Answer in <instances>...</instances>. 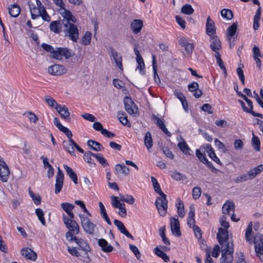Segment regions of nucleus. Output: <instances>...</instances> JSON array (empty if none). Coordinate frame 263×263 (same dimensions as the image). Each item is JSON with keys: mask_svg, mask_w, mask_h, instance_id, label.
<instances>
[{"mask_svg": "<svg viewBox=\"0 0 263 263\" xmlns=\"http://www.w3.org/2000/svg\"><path fill=\"white\" fill-rule=\"evenodd\" d=\"M115 174L117 176H119L120 175H124L126 176L128 175L129 172V170L128 167L126 166L125 165L117 164L115 165Z\"/></svg>", "mask_w": 263, "mask_h": 263, "instance_id": "obj_24", "label": "nucleus"}, {"mask_svg": "<svg viewBox=\"0 0 263 263\" xmlns=\"http://www.w3.org/2000/svg\"><path fill=\"white\" fill-rule=\"evenodd\" d=\"M87 145L88 146L91 147V148L96 151H100L101 149L103 148V146L98 142L92 140L87 141Z\"/></svg>", "mask_w": 263, "mask_h": 263, "instance_id": "obj_36", "label": "nucleus"}, {"mask_svg": "<svg viewBox=\"0 0 263 263\" xmlns=\"http://www.w3.org/2000/svg\"><path fill=\"white\" fill-rule=\"evenodd\" d=\"M238 101L239 103L240 106H241L244 111L251 114L254 117H259L261 119L263 118V116L262 114L260 113L255 112L253 110H249V108L245 106V104L243 101L241 100H238Z\"/></svg>", "mask_w": 263, "mask_h": 263, "instance_id": "obj_35", "label": "nucleus"}, {"mask_svg": "<svg viewBox=\"0 0 263 263\" xmlns=\"http://www.w3.org/2000/svg\"><path fill=\"white\" fill-rule=\"evenodd\" d=\"M48 72L53 76H60L67 72L64 66L62 65L55 64L48 67Z\"/></svg>", "mask_w": 263, "mask_h": 263, "instance_id": "obj_12", "label": "nucleus"}, {"mask_svg": "<svg viewBox=\"0 0 263 263\" xmlns=\"http://www.w3.org/2000/svg\"><path fill=\"white\" fill-rule=\"evenodd\" d=\"M62 209L68 215L69 218H73L74 214L72 210L74 206L71 203L68 202H63L61 204Z\"/></svg>", "mask_w": 263, "mask_h": 263, "instance_id": "obj_25", "label": "nucleus"}, {"mask_svg": "<svg viewBox=\"0 0 263 263\" xmlns=\"http://www.w3.org/2000/svg\"><path fill=\"white\" fill-rule=\"evenodd\" d=\"M30 11L31 15V18L32 20H35L37 17H39L42 12L35 6L33 7H30Z\"/></svg>", "mask_w": 263, "mask_h": 263, "instance_id": "obj_50", "label": "nucleus"}, {"mask_svg": "<svg viewBox=\"0 0 263 263\" xmlns=\"http://www.w3.org/2000/svg\"><path fill=\"white\" fill-rule=\"evenodd\" d=\"M194 11V9L192 8V6L189 4L183 5L181 8V12L185 14L190 15L192 14Z\"/></svg>", "mask_w": 263, "mask_h": 263, "instance_id": "obj_48", "label": "nucleus"}, {"mask_svg": "<svg viewBox=\"0 0 263 263\" xmlns=\"http://www.w3.org/2000/svg\"><path fill=\"white\" fill-rule=\"evenodd\" d=\"M255 250L261 261L263 260V235L259 234L254 237Z\"/></svg>", "mask_w": 263, "mask_h": 263, "instance_id": "obj_8", "label": "nucleus"}, {"mask_svg": "<svg viewBox=\"0 0 263 263\" xmlns=\"http://www.w3.org/2000/svg\"><path fill=\"white\" fill-rule=\"evenodd\" d=\"M252 143L254 149L257 152L259 151L260 145V140L259 138L254 134H253Z\"/></svg>", "mask_w": 263, "mask_h": 263, "instance_id": "obj_49", "label": "nucleus"}, {"mask_svg": "<svg viewBox=\"0 0 263 263\" xmlns=\"http://www.w3.org/2000/svg\"><path fill=\"white\" fill-rule=\"evenodd\" d=\"M113 84L116 88L118 89H120L124 86V82L118 79L113 80Z\"/></svg>", "mask_w": 263, "mask_h": 263, "instance_id": "obj_64", "label": "nucleus"}, {"mask_svg": "<svg viewBox=\"0 0 263 263\" xmlns=\"http://www.w3.org/2000/svg\"><path fill=\"white\" fill-rule=\"evenodd\" d=\"M45 100L49 106L52 107H54L55 109L59 106L55 100L49 96H46Z\"/></svg>", "mask_w": 263, "mask_h": 263, "instance_id": "obj_43", "label": "nucleus"}, {"mask_svg": "<svg viewBox=\"0 0 263 263\" xmlns=\"http://www.w3.org/2000/svg\"><path fill=\"white\" fill-rule=\"evenodd\" d=\"M215 145L218 149H222L223 152H225L227 151V148L218 139H215L214 140Z\"/></svg>", "mask_w": 263, "mask_h": 263, "instance_id": "obj_63", "label": "nucleus"}, {"mask_svg": "<svg viewBox=\"0 0 263 263\" xmlns=\"http://www.w3.org/2000/svg\"><path fill=\"white\" fill-rule=\"evenodd\" d=\"M120 200L121 201L126 202L130 204H133L135 202L134 197L130 195H120Z\"/></svg>", "mask_w": 263, "mask_h": 263, "instance_id": "obj_42", "label": "nucleus"}, {"mask_svg": "<svg viewBox=\"0 0 263 263\" xmlns=\"http://www.w3.org/2000/svg\"><path fill=\"white\" fill-rule=\"evenodd\" d=\"M221 15L224 18H226L228 20H231L233 16L232 11L228 9H222L221 11Z\"/></svg>", "mask_w": 263, "mask_h": 263, "instance_id": "obj_44", "label": "nucleus"}, {"mask_svg": "<svg viewBox=\"0 0 263 263\" xmlns=\"http://www.w3.org/2000/svg\"><path fill=\"white\" fill-rule=\"evenodd\" d=\"M201 194V189L200 187L196 186L193 188L192 191V196L194 199H198Z\"/></svg>", "mask_w": 263, "mask_h": 263, "instance_id": "obj_56", "label": "nucleus"}, {"mask_svg": "<svg viewBox=\"0 0 263 263\" xmlns=\"http://www.w3.org/2000/svg\"><path fill=\"white\" fill-rule=\"evenodd\" d=\"M20 12L21 8L17 4L11 5L10 7H9V13L10 15L13 17H17Z\"/></svg>", "mask_w": 263, "mask_h": 263, "instance_id": "obj_32", "label": "nucleus"}, {"mask_svg": "<svg viewBox=\"0 0 263 263\" xmlns=\"http://www.w3.org/2000/svg\"><path fill=\"white\" fill-rule=\"evenodd\" d=\"M252 232V222H250L248 226H247L246 233H245V237L246 240L249 242H252V238L251 237V235Z\"/></svg>", "mask_w": 263, "mask_h": 263, "instance_id": "obj_47", "label": "nucleus"}, {"mask_svg": "<svg viewBox=\"0 0 263 263\" xmlns=\"http://www.w3.org/2000/svg\"><path fill=\"white\" fill-rule=\"evenodd\" d=\"M125 109L130 115L136 117L138 115V108L133 100L128 97H125L123 100Z\"/></svg>", "mask_w": 263, "mask_h": 263, "instance_id": "obj_6", "label": "nucleus"}, {"mask_svg": "<svg viewBox=\"0 0 263 263\" xmlns=\"http://www.w3.org/2000/svg\"><path fill=\"white\" fill-rule=\"evenodd\" d=\"M59 12L63 17V18L61 20L62 22L63 25L70 24L71 22H76V18L75 17L72 15L70 11L66 10L65 7L62 9H60Z\"/></svg>", "mask_w": 263, "mask_h": 263, "instance_id": "obj_9", "label": "nucleus"}, {"mask_svg": "<svg viewBox=\"0 0 263 263\" xmlns=\"http://www.w3.org/2000/svg\"><path fill=\"white\" fill-rule=\"evenodd\" d=\"M91 33L89 31H86L82 39V44L84 45H88L91 42Z\"/></svg>", "mask_w": 263, "mask_h": 263, "instance_id": "obj_45", "label": "nucleus"}, {"mask_svg": "<svg viewBox=\"0 0 263 263\" xmlns=\"http://www.w3.org/2000/svg\"><path fill=\"white\" fill-rule=\"evenodd\" d=\"M196 155L199 160L202 162L203 163H205L206 161L208 160L206 158L205 154L201 153L199 149H196Z\"/></svg>", "mask_w": 263, "mask_h": 263, "instance_id": "obj_59", "label": "nucleus"}, {"mask_svg": "<svg viewBox=\"0 0 263 263\" xmlns=\"http://www.w3.org/2000/svg\"><path fill=\"white\" fill-rule=\"evenodd\" d=\"M63 146L64 148L72 156H76L75 151L74 149V146L71 142L70 140L69 141H64L63 142Z\"/></svg>", "mask_w": 263, "mask_h": 263, "instance_id": "obj_33", "label": "nucleus"}, {"mask_svg": "<svg viewBox=\"0 0 263 263\" xmlns=\"http://www.w3.org/2000/svg\"><path fill=\"white\" fill-rule=\"evenodd\" d=\"M234 253V244L233 240L228 241L223 246L221 250V263H232Z\"/></svg>", "mask_w": 263, "mask_h": 263, "instance_id": "obj_3", "label": "nucleus"}, {"mask_svg": "<svg viewBox=\"0 0 263 263\" xmlns=\"http://www.w3.org/2000/svg\"><path fill=\"white\" fill-rule=\"evenodd\" d=\"M98 245L101 247L102 251L105 252H110L113 250V247L108 245V242L103 238L99 239Z\"/></svg>", "mask_w": 263, "mask_h": 263, "instance_id": "obj_28", "label": "nucleus"}, {"mask_svg": "<svg viewBox=\"0 0 263 263\" xmlns=\"http://www.w3.org/2000/svg\"><path fill=\"white\" fill-rule=\"evenodd\" d=\"M63 28V25L61 20L52 21L50 24V29L55 33H59Z\"/></svg>", "mask_w": 263, "mask_h": 263, "instance_id": "obj_22", "label": "nucleus"}, {"mask_svg": "<svg viewBox=\"0 0 263 263\" xmlns=\"http://www.w3.org/2000/svg\"><path fill=\"white\" fill-rule=\"evenodd\" d=\"M95 154L91 152H87L84 154L83 159L88 163L94 164L93 160L91 159V156L93 157Z\"/></svg>", "mask_w": 263, "mask_h": 263, "instance_id": "obj_55", "label": "nucleus"}, {"mask_svg": "<svg viewBox=\"0 0 263 263\" xmlns=\"http://www.w3.org/2000/svg\"><path fill=\"white\" fill-rule=\"evenodd\" d=\"M10 170L2 157H0V178L2 182H6L9 178Z\"/></svg>", "mask_w": 263, "mask_h": 263, "instance_id": "obj_10", "label": "nucleus"}, {"mask_svg": "<svg viewBox=\"0 0 263 263\" xmlns=\"http://www.w3.org/2000/svg\"><path fill=\"white\" fill-rule=\"evenodd\" d=\"M179 44L181 47L184 48L187 54L191 55L194 48V45L192 43H188L185 37H181L179 41Z\"/></svg>", "mask_w": 263, "mask_h": 263, "instance_id": "obj_17", "label": "nucleus"}, {"mask_svg": "<svg viewBox=\"0 0 263 263\" xmlns=\"http://www.w3.org/2000/svg\"><path fill=\"white\" fill-rule=\"evenodd\" d=\"M152 119L154 121H155V123L157 125V126L160 128V129H162L163 128L165 125L162 121L160 118L157 117L155 115H153L152 116Z\"/></svg>", "mask_w": 263, "mask_h": 263, "instance_id": "obj_57", "label": "nucleus"}, {"mask_svg": "<svg viewBox=\"0 0 263 263\" xmlns=\"http://www.w3.org/2000/svg\"><path fill=\"white\" fill-rule=\"evenodd\" d=\"M117 209H119L118 214L121 217L124 218L126 216V210L124 203H122Z\"/></svg>", "mask_w": 263, "mask_h": 263, "instance_id": "obj_61", "label": "nucleus"}, {"mask_svg": "<svg viewBox=\"0 0 263 263\" xmlns=\"http://www.w3.org/2000/svg\"><path fill=\"white\" fill-rule=\"evenodd\" d=\"M143 26V24L142 20L135 19L131 23L130 28L134 33L137 34L140 32Z\"/></svg>", "mask_w": 263, "mask_h": 263, "instance_id": "obj_20", "label": "nucleus"}, {"mask_svg": "<svg viewBox=\"0 0 263 263\" xmlns=\"http://www.w3.org/2000/svg\"><path fill=\"white\" fill-rule=\"evenodd\" d=\"M114 222L115 225L117 227L118 229L121 233L124 234L127 237L129 238L132 240L134 239L133 236L128 232L123 223L121 221L115 219Z\"/></svg>", "mask_w": 263, "mask_h": 263, "instance_id": "obj_18", "label": "nucleus"}, {"mask_svg": "<svg viewBox=\"0 0 263 263\" xmlns=\"http://www.w3.org/2000/svg\"><path fill=\"white\" fill-rule=\"evenodd\" d=\"M171 177L174 179H175L178 181L186 179V176L185 175H183L177 171L173 172V174L171 175Z\"/></svg>", "mask_w": 263, "mask_h": 263, "instance_id": "obj_54", "label": "nucleus"}, {"mask_svg": "<svg viewBox=\"0 0 263 263\" xmlns=\"http://www.w3.org/2000/svg\"><path fill=\"white\" fill-rule=\"evenodd\" d=\"M217 239L219 243L223 246L224 243L228 240V231L222 228H218V232L217 234Z\"/></svg>", "mask_w": 263, "mask_h": 263, "instance_id": "obj_14", "label": "nucleus"}, {"mask_svg": "<svg viewBox=\"0 0 263 263\" xmlns=\"http://www.w3.org/2000/svg\"><path fill=\"white\" fill-rule=\"evenodd\" d=\"M177 146L180 150L186 155H190L191 149L184 141L183 139H182V141L179 142Z\"/></svg>", "mask_w": 263, "mask_h": 263, "instance_id": "obj_29", "label": "nucleus"}, {"mask_svg": "<svg viewBox=\"0 0 263 263\" xmlns=\"http://www.w3.org/2000/svg\"><path fill=\"white\" fill-rule=\"evenodd\" d=\"M261 12V8L259 7L256 10L253 19V28L255 30H257L259 27V22L260 20Z\"/></svg>", "mask_w": 263, "mask_h": 263, "instance_id": "obj_34", "label": "nucleus"}, {"mask_svg": "<svg viewBox=\"0 0 263 263\" xmlns=\"http://www.w3.org/2000/svg\"><path fill=\"white\" fill-rule=\"evenodd\" d=\"M21 253L23 256L27 259L35 260L36 259V253L31 249L26 248L21 250Z\"/></svg>", "mask_w": 263, "mask_h": 263, "instance_id": "obj_21", "label": "nucleus"}, {"mask_svg": "<svg viewBox=\"0 0 263 263\" xmlns=\"http://www.w3.org/2000/svg\"><path fill=\"white\" fill-rule=\"evenodd\" d=\"M42 48L47 52L50 53V57L53 58V54L55 52V49L50 45L42 43L41 45Z\"/></svg>", "mask_w": 263, "mask_h": 263, "instance_id": "obj_51", "label": "nucleus"}, {"mask_svg": "<svg viewBox=\"0 0 263 263\" xmlns=\"http://www.w3.org/2000/svg\"><path fill=\"white\" fill-rule=\"evenodd\" d=\"M64 168H65L67 175L71 178V179L73 181V183L75 184L78 183V177L76 173L73 171V170L68 166L67 165H64Z\"/></svg>", "mask_w": 263, "mask_h": 263, "instance_id": "obj_30", "label": "nucleus"}, {"mask_svg": "<svg viewBox=\"0 0 263 263\" xmlns=\"http://www.w3.org/2000/svg\"><path fill=\"white\" fill-rule=\"evenodd\" d=\"M156 193L160 196L158 197L155 201V205L161 216H165L167 209V200L166 195L161 191L159 183L153 185Z\"/></svg>", "mask_w": 263, "mask_h": 263, "instance_id": "obj_1", "label": "nucleus"}, {"mask_svg": "<svg viewBox=\"0 0 263 263\" xmlns=\"http://www.w3.org/2000/svg\"><path fill=\"white\" fill-rule=\"evenodd\" d=\"M63 219L66 227L69 231L66 233V237L68 240L69 238L74 237V235H77L79 233L80 227L77 222L72 218H69L65 215L63 216Z\"/></svg>", "mask_w": 263, "mask_h": 263, "instance_id": "obj_2", "label": "nucleus"}, {"mask_svg": "<svg viewBox=\"0 0 263 263\" xmlns=\"http://www.w3.org/2000/svg\"><path fill=\"white\" fill-rule=\"evenodd\" d=\"M64 181V174L62 171L58 167V173L56 175V180L55 184V193L56 194L60 193L62 189Z\"/></svg>", "mask_w": 263, "mask_h": 263, "instance_id": "obj_11", "label": "nucleus"}, {"mask_svg": "<svg viewBox=\"0 0 263 263\" xmlns=\"http://www.w3.org/2000/svg\"><path fill=\"white\" fill-rule=\"evenodd\" d=\"M25 114L27 115V117L30 122L36 123L38 121L37 117L34 113L32 112H26Z\"/></svg>", "mask_w": 263, "mask_h": 263, "instance_id": "obj_62", "label": "nucleus"}, {"mask_svg": "<svg viewBox=\"0 0 263 263\" xmlns=\"http://www.w3.org/2000/svg\"><path fill=\"white\" fill-rule=\"evenodd\" d=\"M165 227L161 228L159 229L160 235L161 237L162 238V240L163 242H164V243H165V245H170V241L165 236Z\"/></svg>", "mask_w": 263, "mask_h": 263, "instance_id": "obj_53", "label": "nucleus"}, {"mask_svg": "<svg viewBox=\"0 0 263 263\" xmlns=\"http://www.w3.org/2000/svg\"><path fill=\"white\" fill-rule=\"evenodd\" d=\"M206 34L210 37L216 33V28L215 27V23L213 20H211L210 16H208L207 18V21L206 23Z\"/></svg>", "mask_w": 263, "mask_h": 263, "instance_id": "obj_19", "label": "nucleus"}, {"mask_svg": "<svg viewBox=\"0 0 263 263\" xmlns=\"http://www.w3.org/2000/svg\"><path fill=\"white\" fill-rule=\"evenodd\" d=\"M74 53L72 51L68 48L64 47H57L55 48V52L53 54V58L56 60H61L64 57L66 59H68L73 57Z\"/></svg>", "mask_w": 263, "mask_h": 263, "instance_id": "obj_5", "label": "nucleus"}, {"mask_svg": "<svg viewBox=\"0 0 263 263\" xmlns=\"http://www.w3.org/2000/svg\"><path fill=\"white\" fill-rule=\"evenodd\" d=\"M110 51L116 64V66L118 67L120 70L123 71V65L122 63L121 55L112 47L110 48Z\"/></svg>", "mask_w": 263, "mask_h": 263, "instance_id": "obj_16", "label": "nucleus"}, {"mask_svg": "<svg viewBox=\"0 0 263 263\" xmlns=\"http://www.w3.org/2000/svg\"><path fill=\"white\" fill-rule=\"evenodd\" d=\"M71 22L70 24L63 25V32L64 35L68 37L73 42H77L79 39V30L77 26Z\"/></svg>", "mask_w": 263, "mask_h": 263, "instance_id": "obj_4", "label": "nucleus"}, {"mask_svg": "<svg viewBox=\"0 0 263 263\" xmlns=\"http://www.w3.org/2000/svg\"><path fill=\"white\" fill-rule=\"evenodd\" d=\"M69 241H74L79 246L80 248L83 250L86 254L90 251V248L87 241L83 239L78 238L76 236H74L72 238H69Z\"/></svg>", "mask_w": 263, "mask_h": 263, "instance_id": "obj_13", "label": "nucleus"}, {"mask_svg": "<svg viewBox=\"0 0 263 263\" xmlns=\"http://www.w3.org/2000/svg\"><path fill=\"white\" fill-rule=\"evenodd\" d=\"M79 216L84 231L87 233L93 234L94 233L95 225L84 215H80Z\"/></svg>", "mask_w": 263, "mask_h": 263, "instance_id": "obj_7", "label": "nucleus"}, {"mask_svg": "<svg viewBox=\"0 0 263 263\" xmlns=\"http://www.w3.org/2000/svg\"><path fill=\"white\" fill-rule=\"evenodd\" d=\"M263 171V164H260L256 167L251 169L249 172V175L250 179H254L257 175L259 174Z\"/></svg>", "mask_w": 263, "mask_h": 263, "instance_id": "obj_31", "label": "nucleus"}, {"mask_svg": "<svg viewBox=\"0 0 263 263\" xmlns=\"http://www.w3.org/2000/svg\"><path fill=\"white\" fill-rule=\"evenodd\" d=\"M57 111L60 114L61 117L66 120L69 119L70 112L68 108L64 105H60L56 109Z\"/></svg>", "mask_w": 263, "mask_h": 263, "instance_id": "obj_27", "label": "nucleus"}, {"mask_svg": "<svg viewBox=\"0 0 263 263\" xmlns=\"http://www.w3.org/2000/svg\"><path fill=\"white\" fill-rule=\"evenodd\" d=\"M171 229L172 233L177 237L181 236L179 222L178 219L171 217L170 219Z\"/></svg>", "mask_w": 263, "mask_h": 263, "instance_id": "obj_15", "label": "nucleus"}, {"mask_svg": "<svg viewBox=\"0 0 263 263\" xmlns=\"http://www.w3.org/2000/svg\"><path fill=\"white\" fill-rule=\"evenodd\" d=\"M144 144L147 147L148 151L153 146V140L152 138L151 134L149 132H146L144 137Z\"/></svg>", "mask_w": 263, "mask_h": 263, "instance_id": "obj_38", "label": "nucleus"}, {"mask_svg": "<svg viewBox=\"0 0 263 263\" xmlns=\"http://www.w3.org/2000/svg\"><path fill=\"white\" fill-rule=\"evenodd\" d=\"M129 247L130 250L134 253L136 258L138 259H140L141 254L140 251H139V249H138V248L134 245H129Z\"/></svg>", "mask_w": 263, "mask_h": 263, "instance_id": "obj_58", "label": "nucleus"}, {"mask_svg": "<svg viewBox=\"0 0 263 263\" xmlns=\"http://www.w3.org/2000/svg\"><path fill=\"white\" fill-rule=\"evenodd\" d=\"M93 157L96 158L99 163L103 166L105 167L108 165L106 159L101 154H95L93 155Z\"/></svg>", "mask_w": 263, "mask_h": 263, "instance_id": "obj_39", "label": "nucleus"}, {"mask_svg": "<svg viewBox=\"0 0 263 263\" xmlns=\"http://www.w3.org/2000/svg\"><path fill=\"white\" fill-rule=\"evenodd\" d=\"M211 44L210 47L213 51H218L221 49L220 41L217 35L210 37Z\"/></svg>", "mask_w": 263, "mask_h": 263, "instance_id": "obj_23", "label": "nucleus"}, {"mask_svg": "<svg viewBox=\"0 0 263 263\" xmlns=\"http://www.w3.org/2000/svg\"><path fill=\"white\" fill-rule=\"evenodd\" d=\"M248 180H252V179L250 178L249 172H248L247 174H242L240 176L236 177L234 178V181L235 183H239L245 182Z\"/></svg>", "mask_w": 263, "mask_h": 263, "instance_id": "obj_40", "label": "nucleus"}, {"mask_svg": "<svg viewBox=\"0 0 263 263\" xmlns=\"http://www.w3.org/2000/svg\"><path fill=\"white\" fill-rule=\"evenodd\" d=\"M234 204L233 201H227L222 206V213L224 215H230L231 212L234 213Z\"/></svg>", "mask_w": 263, "mask_h": 263, "instance_id": "obj_26", "label": "nucleus"}, {"mask_svg": "<svg viewBox=\"0 0 263 263\" xmlns=\"http://www.w3.org/2000/svg\"><path fill=\"white\" fill-rule=\"evenodd\" d=\"M111 205L113 207H114L116 209H117L119 208V206L121 205L122 203H121L119 200H118V197L115 196H112L111 197Z\"/></svg>", "mask_w": 263, "mask_h": 263, "instance_id": "obj_60", "label": "nucleus"}, {"mask_svg": "<svg viewBox=\"0 0 263 263\" xmlns=\"http://www.w3.org/2000/svg\"><path fill=\"white\" fill-rule=\"evenodd\" d=\"M136 61L138 64V66L137 67V69L139 70L140 73L144 75L145 73V64L143 59H140V60L137 59Z\"/></svg>", "mask_w": 263, "mask_h": 263, "instance_id": "obj_46", "label": "nucleus"}, {"mask_svg": "<svg viewBox=\"0 0 263 263\" xmlns=\"http://www.w3.org/2000/svg\"><path fill=\"white\" fill-rule=\"evenodd\" d=\"M177 209V213L179 217L182 218L184 216V204L183 202L179 200V202L176 204Z\"/></svg>", "mask_w": 263, "mask_h": 263, "instance_id": "obj_41", "label": "nucleus"}, {"mask_svg": "<svg viewBox=\"0 0 263 263\" xmlns=\"http://www.w3.org/2000/svg\"><path fill=\"white\" fill-rule=\"evenodd\" d=\"M237 28V23H233L227 29V35L229 40L230 41L231 39L235 35Z\"/></svg>", "mask_w": 263, "mask_h": 263, "instance_id": "obj_37", "label": "nucleus"}, {"mask_svg": "<svg viewBox=\"0 0 263 263\" xmlns=\"http://www.w3.org/2000/svg\"><path fill=\"white\" fill-rule=\"evenodd\" d=\"M35 213L41 223L45 226L46 224L45 219L44 218V214L41 209H36L35 210Z\"/></svg>", "mask_w": 263, "mask_h": 263, "instance_id": "obj_52", "label": "nucleus"}]
</instances>
